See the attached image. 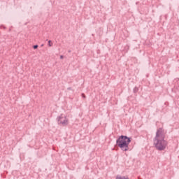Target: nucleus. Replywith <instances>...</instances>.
<instances>
[{"instance_id":"obj_1","label":"nucleus","mask_w":179,"mask_h":179,"mask_svg":"<svg viewBox=\"0 0 179 179\" xmlns=\"http://www.w3.org/2000/svg\"><path fill=\"white\" fill-rule=\"evenodd\" d=\"M166 138V133L164 129L159 128L157 130L155 137L154 138L153 142L154 145L157 150H164L167 148L169 143L164 140Z\"/></svg>"},{"instance_id":"obj_2","label":"nucleus","mask_w":179,"mask_h":179,"mask_svg":"<svg viewBox=\"0 0 179 179\" xmlns=\"http://www.w3.org/2000/svg\"><path fill=\"white\" fill-rule=\"evenodd\" d=\"M116 143L123 152H127V150H129L131 138H129L127 136H120L116 141Z\"/></svg>"},{"instance_id":"obj_3","label":"nucleus","mask_w":179,"mask_h":179,"mask_svg":"<svg viewBox=\"0 0 179 179\" xmlns=\"http://www.w3.org/2000/svg\"><path fill=\"white\" fill-rule=\"evenodd\" d=\"M58 124L62 127H66L69 124V120L67 119L66 115L62 114L57 117Z\"/></svg>"},{"instance_id":"obj_4","label":"nucleus","mask_w":179,"mask_h":179,"mask_svg":"<svg viewBox=\"0 0 179 179\" xmlns=\"http://www.w3.org/2000/svg\"><path fill=\"white\" fill-rule=\"evenodd\" d=\"M116 179H129V178H128V177H125V176H117L116 177Z\"/></svg>"},{"instance_id":"obj_5","label":"nucleus","mask_w":179,"mask_h":179,"mask_svg":"<svg viewBox=\"0 0 179 179\" xmlns=\"http://www.w3.org/2000/svg\"><path fill=\"white\" fill-rule=\"evenodd\" d=\"M49 47H52V42L51 41H48Z\"/></svg>"},{"instance_id":"obj_6","label":"nucleus","mask_w":179,"mask_h":179,"mask_svg":"<svg viewBox=\"0 0 179 179\" xmlns=\"http://www.w3.org/2000/svg\"><path fill=\"white\" fill-rule=\"evenodd\" d=\"M36 48H38V45H34V49L36 50Z\"/></svg>"},{"instance_id":"obj_7","label":"nucleus","mask_w":179,"mask_h":179,"mask_svg":"<svg viewBox=\"0 0 179 179\" xmlns=\"http://www.w3.org/2000/svg\"><path fill=\"white\" fill-rule=\"evenodd\" d=\"M82 97H83V99H86V96H85V94H82Z\"/></svg>"},{"instance_id":"obj_8","label":"nucleus","mask_w":179,"mask_h":179,"mask_svg":"<svg viewBox=\"0 0 179 179\" xmlns=\"http://www.w3.org/2000/svg\"><path fill=\"white\" fill-rule=\"evenodd\" d=\"M60 59H64V56L63 55L60 56Z\"/></svg>"},{"instance_id":"obj_9","label":"nucleus","mask_w":179,"mask_h":179,"mask_svg":"<svg viewBox=\"0 0 179 179\" xmlns=\"http://www.w3.org/2000/svg\"><path fill=\"white\" fill-rule=\"evenodd\" d=\"M44 45H41V47H43Z\"/></svg>"}]
</instances>
